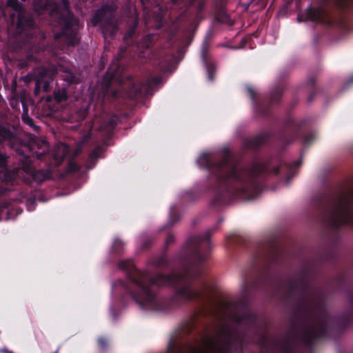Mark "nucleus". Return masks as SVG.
I'll return each instance as SVG.
<instances>
[{"instance_id": "f257e3e1", "label": "nucleus", "mask_w": 353, "mask_h": 353, "mask_svg": "<svg viewBox=\"0 0 353 353\" xmlns=\"http://www.w3.org/2000/svg\"><path fill=\"white\" fill-rule=\"evenodd\" d=\"M352 210L347 203H341L332 212V221L334 225L350 223L352 216Z\"/></svg>"}, {"instance_id": "f03ea898", "label": "nucleus", "mask_w": 353, "mask_h": 353, "mask_svg": "<svg viewBox=\"0 0 353 353\" xmlns=\"http://www.w3.org/2000/svg\"><path fill=\"white\" fill-rule=\"evenodd\" d=\"M68 151V146L63 143H61L56 148V150L54 152V157L57 159H61L67 154Z\"/></svg>"}, {"instance_id": "7ed1b4c3", "label": "nucleus", "mask_w": 353, "mask_h": 353, "mask_svg": "<svg viewBox=\"0 0 353 353\" xmlns=\"http://www.w3.org/2000/svg\"><path fill=\"white\" fill-rule=\"evenodd\" d=\"M140 299H143V301H140L141 303L144 302H150L152 301V296L150 294L149 292L145 290L143 292V294L140 296Z\"/></svg>"}, {"instance_id": "20e7f679", "label": "nucleus", "mask_w": 353, "mask_h": 353, "mask_svg": "<svg viewBox=\"0 0 353 353\" xmlns=\"http://www.w3.org/2000/svg\"><path fill=\"white\" fill-rule=\"evenodd\" d=\"M169 278L165 277L164 276H160L157 278V279L154 281L155 284L157 285H162L168 283Z\"/></svg>"}, {"instance_id": "39448f33", "label": "nucleus", "mask_w": 353, "mask_h": 353, "mask_svg": "<svg viewBox=\"0 0 353 353\" xmlns=\"http://www.w3.org/2000/svg\"><path fill=\"white\" fill-rule=\"evenodd\" d=\"M66 78L68 81H72L74 80V77L70 73H66Z\"/></svg>"}, {"instance_id": "423d86ee", "label": "nucleus", "mask_w": 353, "mask_h": 353, "mask_svg": "<svg viewBox=\"0 0 353 353\" xmlns=\"http://www.w3.org/2000/svg\"><path fill=\"white\" fill-rule=\"evenodd\" d=\"M5 161V157L0 154V165H3Z\"/></svg>"}, {"instance_id": "0eeeda50", "label": "nucleus", "mask_w": 353, "mask_h": 353, "mask_svg": "<svg viewBox=\"0 0 353 353\" xmlns=\"http://www.w3.org/2000/svg\"><path fill=\"white\" fill-rule=\"evenodd\" d=\"M23 119L26 122H27V123H31V120L29 118H24Z\"/></svg>"}, {"instance_id": "6e6552de", "label": "nucleus", "mask_w": 353, "mask_h": 353, "mask_svg": "<svg viewBox=\"0 0 353 353\" xmlns=\"http://www.w3.org/2000/svg\"><path fill=\"white\" fill-rule=\"evenodd\" d=\"M100 342H101V343H102V344L105 343V342L103 341V340H100Z\"/></svg>"}]
</instances>
